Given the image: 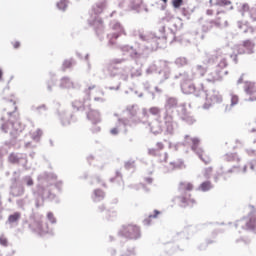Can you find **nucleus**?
Segmentation results:
<instances>
[{
    "label": "nucleus",
    "instance_id": "obj_5",
    "mask_svg": "<svg viewBox=\"0 0 256 256\" xmlns=\"http://www.w3.org/2000/svg\"><path fill=\"white\" fill-rule=\"evenodd\" d=\"M105 7H107V2H98L94 6H92V11L94 15H91L88 19V24L90 27H93L99 41H103L105 37L103 36L105 33V26L103 25V19L99 17L101 13L105 10Z\"/></svg>",
    "mask_w": 256,
    "mask_h": 256
},
{
    "label": "nucleus",
    "instance_id": "obj_7",
    "mask_svg": "<svg viewBox=\"0 0 256 256\" xmlns=\"http://www.w3.org/2000/svg\"><path fill=\"white\" fill-rule=\"evenodd\" d=\"M139 111V105H128L125 110V113H127L128 118L119 119V125H123L124 127H133L134 125L141 123Z\"/></svg>",
    "mask_w": 256,
    "mask_h": 256
},
{
    "label": "nucleus",
    "instance_id": "obj_34",
    "mask_svg": "<svg viewBox=\"0 0 256 256\" xmlns=\"http://www.w3.org/2000/svg\"><path fill=\"white\" fill-rule=\"evenodd\" d=\"M91 199L94 203H100V201H103V199H105V192L97 188L93 191Z\"/></svg>",
    "mask_w": 256,
    "mask_h": 256
},
{
    "label": "nucleus",
    "instance_id": "obj_23",
    "mask_svg": "<svg viewBox=\"0 0 256 256\" xmlns=\"http://www.w3.org/2000/svg\"><path fill=\"white\" fill-rule=\"evenodd\" d=\"M8 161L14 165H21L27 167V154L11 153L8 157Z\"/></svg>",
    "mask_w": 256,
    "mask_h": 256
},
{
    "label": "nucleus",
    "instance_id": "obj_30",
    "mask_svg": "<svg viewBox=\"0 0 256 256\" xmlns=\"http://www.w3.org/2000/svg\"><path fill=\"white\" fill-rule=\"evenodd\" d=\"M60 89H75V82L69 76H63L59 80Z\"/></svg>",
    "mask_w": 256,
    "mask_h": 256
},
{
    "label": "nucleus",
    "instance_id": "obj_21",
    "mask_svg": "<svg viewBox=\"0 0 256 256\" xmlns=\"http://www.w3.org/2000/svg\"><path fill=\"white\" fill-rule=\"evenodd\" d=\"M178 117L183 121L184 123H187V125H193L195 123V117L189 114L187 112V107L185 104H181V106L178 107Z\"/></svg>",
    "mask_w": 256,
    "mask_h": 256
},
{
    "label": "nucleus",
    "instance_id": "obj_36",
    "mask_svg": "<svg viewBox=\"0 0 256 256\" xmlns=\"http://www.w3.org/2000/svg\"><path fill=\"white\" fill-rule=\"evenodd\" d=\"M215 5L217 7H223L226 11H233V3L231 0H216Z\"/></svg>",
    "mask_w": 256,
    "mask_h": 256
},
{
    "label": "nucleus",
    "instance_id": "obj_6",
    "mask_svg": "<svg viewBox=\"0 0 256 256\" xmlns=\"http://www.w3.org/2000/svg\"><path fill=\"white\" fill-rule=\"evenodd\" d=\"M193 191V184L191 182H180L178 186L179 196H175L172 201H177L179 207L185 209V207H193L195 204V199L191 198V193Z\"/></svg>",
    "mask_w": 256,
    "mask_h": 256
},
{
    "label": "nucleus",
    "instance_id": "obj_63",
    "mask_svg": "<svg viewBox=\"0 0 256 256\" xmlns=\"http://www.w3.org/2000/svg\"><path fill=\"white\" fill-rule=\"evenodd\" d=\"M211 243H214V241L207 240V242H204V243L200 244L198 246L199 251H205V249H207V245H209Z\"/></svg>",
    "mask_w": 256,
    "mask_h": 256
},
{
    "label": "nucleus",
    "instance_id": "obj_22",
    "mask_svg": "<svg viewBox=\"0 0 256 256\" xmlns=\"http://www.w3.org/2000/svg\"><path fill=\"white\" fill-rule=\"evenodd\" d=\"M255 53V42L253 40H244L243 44L238 47V55H253Z\"/></svg>",
    "mask_w": 256,
    "mask_h": 256
},
{
    "label": "nucleus",
    "instance_id": "obj_25",
    "mask_svg": "<svg viewBox=\"0 0 256 256\" xmlns=\"http://www.w3.org/2000/svg\"><path fill=\"white\" fill-rule=\"evenodd\" d=\"M202 97H206V101H211L213 104L215 103H223V96L219 91L213 89L210 92H206L202 95Z\"/></svg>",
    "mask_w": 256,
    "mask_h": 256
},
{
    "label": "nucleus",
    "instance_id": "obj_16",
    "mask_svg": "<svg viewBox=\"0 0 256 256\" xmlns=\"http://www.w3.org/2000/svg\"><path fill=\"white\" fill-rule=\"evenodd\" d=\"M56 115L58 116L60 125H62V127H69L71 123H77V117H75V114L67 110H57Z\"/></svg>",
    "mask_w": 256,
    "mask_h": 256
},
{
    "label": "nucleus",
    "instance_id": "obj_17",
    "mask_svg": "<svg viewBox=\"0 0 256 256\" xmlns=\"http://www.w3.org/2000/svg\"><path fill=\"white\" fill-rule=\"evenodd\" d=\"M191 149L196 155H198L199 159L205 163V165H209L211 163V158L209 156H204L203 148L199 147L201 140L198 137L191 138Z\"/></svg>",
    "mask_w": 256,
    "mask_h": 256
},
{
    "label": "nucleus",
    "instance_id": "obj_2",
    "mask_svg": "<svg viewBox=\"0 0 256 256\" xmlns=\"http://www.w3.org/2000/svg\"><path fill=\"white\" fill-rule=\"evenodd\" d=\"M38 180L40 181H46V183L49 184H37L36 190L33 192L34 195H37L42 199V202H39V200H36V207H41L43 205V201H53L54 203H59V198L53 192V189H56L58 193H61L63 189V182L57 181V175L55 173H48L44 172L43 174L38 176Z\"/></svg>",
    "mask_w": 256,
    "mask_h": 256
},
{
    "label": "nucleus",
    "instance_id": "obj_49",
    "mask_svg": "<svg viewBox=\"0 0 256 256\" xmlns=\"http://www.w3.org/2000/svg\"><path fill=\"white\" fill-rule=\"evenodd\" d=\"M238 11L241 13L242 17H245V13H249L251 9L249 8V4L243 3L238 7Z\"/></svg>",
    "mask_w": 256,
    "mask_h": 256
},
{
    "label": "nucleus",
    "instance_id": "obj_39",
    "mask_svg": "<svg viewBox=\"0 0 256 256\" xmlns=\"http://www.w3.org/2000/svg\"><path fill=\"white\" fill-rule=\"evenodd\" d=\"M161 215V211L154 210L153 214H149L147 218L143 220V225L149 226L151 225L152 219H157Z\"/></svg>",
    "mask_w": 256,
    "mask_h": 256
},
{
    "label": "nucleus",
    "instance_id": "obj_14",
    "mask_svg": "<svg viewBox=\"0 0 256 256\" xmlns=\"http://www.w3.org/2000/svg\"><path fill=\"white\" fill-rule=\"evenodd\" d=\"M29 229L32 233L40 237L47 235V233H53V228H49V224L43 225V222L37 218H34L33 221L30 222Z\"/></svg>",
    "mask_w": 256,
    "mask_h": 256
},
{
    "label": "nucleus",
    "instance_id": "obj_51",
    "mask_svg": "<svg viewBox=\"0 0 256 256\" xmlns=\"http://www.w3.org/2000/svg\"><path fill=\"white\" fill-rule=\"evenodd\" d=\"M46 84H47V90L51 93L53 91V87L57 85V80L55 78H50Z\"/></svg>",
    "mask_w": 256,
    "mask_h": 256
},
{
    "label": "nucleus",
    "instance_id": "obj_4",
    "mask_svg": "<svg viewBox=\"0 0 256 256\" xmlns=\"http://www.w3.org/2000/svg\"><path fill=\"white\" fill-rule=\"evenodd\" d=\"M6 105L8 107L5 109V111H8V121L1 125V131L4 133H9L10 131L12 139L11 141H6L5 145L13 146L16 143L17 135L23 132L24 126L17 117V102L15 99L6 100Z\"/></svg>",
    "mask_w": 256,
    "mask_h": 256
},
{
    "label": "nucleus",
    "instance_id": "obj_26",
    "mask_svg": "<svg viewBox=\"0 0 256 256\" xmlns=\"http://www.w3.org/2000/svg\"><path fill=\"white\" fill-rule=\"evenodd\" d=\"M86 111V117L89 121H91L92 125L101 123V114L99 111L91 109V104L87 106Z\"/></svg>",
    "mask_w": 256,
    "mask_h": 256
},
{
    "label": "nucleus",
    "instance_id": "obj_33",
    "mask_svg": "<svg viewBox=\"0 0 256 256\" xmlns=\"http://www.w3.org/2000/svg\"><path fill=\"white\" fill-rule=\"evenodd\" d=\"M223 161H226L227 163H239L241 161V158L237 153L229 152L222 156Z\"/></svg>",
    "mask_w": 256,
    "mask_h": 256
},
{
    "label": "nucleus",
    "instance_id": "obj_15",
    "mask_svg": "<svg viewBox=\"0 0 256 256\" xmlns=\"http://www.w3.org/2000/svg\"><path fill=\"white\" fill-rule=\"evenodd\" d=\"M179 107H181V104L178 103L177 98H167L164 105L165 111L162 113V117H175V111L177 115H179Z\"/></svg>",
    "mask_w": 256,
    "mask_h": 256
},
{
    "label": "nucleus",
    "instance_id": "obj_11",
    "mask_svg": "<svg viewBox=\"0 0 256 256\" xmlns=\"http://www.w3.org/2000/svg\"><path fill=\"white\" fill-rule=\"evenodd\" d=\"M181 91L184 95H194V97H203L205 95V86L203 83L195 85L193 80L180 83Z\"/></svg>",
    "mask_w": 256,
    "mask_h": 256
},
{
    "label": "nucleus",
    "instance_id": "obj_18",
    "mask_svg": "<svg viewBox=\"0 0 256 256\" xmlns=\"http://www.w3.org/2000/svg\"><path fill=\"white\" fill-rule=\"evenodd\" d=\"M95 89V85L90 86L88 89L84 91L86 97L84 98V102H81L79 100H76L72 102L73 109H76L77 111H87V106L91 104H87V101H91V91Z\"/></svg>",
    "mask_w": 256,
    "mask_h": 256
},
{
    "label": "nucleus",
    "instance_id": "obj_53",
    "mask_svg": "<svg viewBox=\"0 0 256 256\" xmlns=\"http://www.w3.org/2000/svg\"><path fill=\"white\" fill-rule=\"evenodd\" d=\"M32 111H36L37 113H39L40 115L45 113V111H47V106L45 104H42L38 107L32 106Z\"/></svg>",
    "mask_w": 256,
    "mask_h": 256
},
{
    "label": "nucleus",
    "instance_id": "obj_50",
    "mask_svg": "<svg viewBox=\"0 0 256 256\" xmlns=\"http://www.w3.org/2000/svg\"><path fill=\"white\" fill-rule=\"evenodd\" d=\"M158 67L157 65L154 63L150 64L148 66V68L146 69V75H153V73H158Z\"/></svg>",
    "mask_w": 256,
    "mask_h": 256
},
{
    "label": "nucleus",
    "instance_id": "obj_43",
    "mask_svg": "<svg viewBox=\"0 0 256 256\" xmlns=\"http://www.w3.org/2000/svg\"><path fill=\"white\" fill-rule=\"evenodd\" d=\"M170 165L172 167V170L175 171L177 169H185L187 166L185 165V162L183 159H178L176 161L170 162Z\"/></svg>",
    "mask_w": 256,
    "mask_h": 256
},
{
    "label": "nucleus",
    "instance_id": "obj_10",
    "mask_svg": "<svg viewBox=\"0 0 256 256\" xmlns=\"http://www.w3.org/2000/svg\"><path fill=\"white\" fill-rule=\"evenodd\" d=\"M119 237H124V239H130L131 241H137L141 239V227L135 224L123 225L118 231Z\"/></svg>",
    "mask_w": 256,
    "mask_h": 256
},
{
    "label": "nucleus",
    "instance_id": "obj_46",
    "mask_svg": "<svg viewBox=\"0 0 256 256\" xmlns=\"http://www.w3.org/2000/svg\"><path fill=\"white\" fill-rule=\"evenodd\" d=\"M21 183L23 185H27V187H33V185H35V182L33 181V178L29 175H26V176L22 177Z\"/></svg>",
    "mask_w": 256,
    "mask_h": 256
},
{
    "label": "nucleus",
    "instance_id": "obj_45",
    "mask_svg": "<svg viewBox=\"0 0 256 256\" xmlns=\"http://www.w3.org/2000/svg\"><path fill=\"white\" fill-rule=\"evenodd\" d=\"M43 136V130L37 129L35 132L32 133L31 138L35 143H39L41 141V137Z\"/></svg>",
    "mask_w": 256,
    "mask_h": 256
},
{
    "label": "nucleus",
    "instance_id": "obj_8",
    "mask_svg": "<svg viewBox=\"0 0 256 256\" xmlns=\"http://www.w3.org/2000/svg\"><path fill=\"white\" fill-rule=\"evenodd\" d=\"M118 7L124 11H133L134 13H149L147 4L143 3V0H118Z\"/></svg>",
    "mask_w": 256,
    "mask_h": 256
},
{
    "label": "nucleus",
    "instance_id": "obj_56",
    "mask_svg": "<svg viewBox=\"0 0 256 256\" xmlns=\"http://www.w3.org/2000/svg\"><path fill=\"white\" fill-rule=\"evenodd\" d=\"M47 220L49 221V223H51V225L57 224V218H55V215L53 214V212L47 213Z\"/></svg>",
    "mask_w": 256,
    "mask_h": 256
},
{
    "label": "nucleus",
    "instance_id": "obj_3",
    "mask_svg": "<svg viewBox=\"0 0 256 256\" xmlns=\"http://www.w3.org/2000/svg\"><path fill=\"white\" fill-rule=\"evenodd\" d=\"M227 47L217 48L212 51L210 54H207V58L205 60L206 65H216V69L214 72H211L207 75L206 81L208 83H215V81H221L223 79V75H229V71H222L225 69L227 65Z\"/></svg>",
    "mask_w": 256,
    "mask_h": 256
},
{
    "label": "nucleus",
    "instance_id": "obj_1",
    "mask_svg": "<svg viewBox=\"0 0 256 256\" xmlns=\"http://www.w3.org/2000/svg\"><path fill=\"white\" fill-rule=\"evenodd\" d=\"M169 31L170 34L166 35L165 26H162L159 29L160 35L157 36L155 33L145 34L139 30L135 36L138 37L141 42H135L134 45H122L120 46V50L123 55H129L135 65L143 66L144 61L149 59V54L153 53V51H157V49H161L163 45L167 43L168 37L172 38L171 43L177 41L181 43V45H185V41H188L175 36V30L169 28Z\"/></svg>",
    "mask_w": 256,
    "mask_h": 256
},
{
    "label": "nucleus",
    "instance_id": "obj_48",
    "mask_svg": "<svg viewBox=\"0 0 256 256\" xmlns=\"http://www.w3.org/2000/svg\"><path fill=\"white\" fill-rule=\"evenodd\" d=\"M69 5V0H60L57 2L56 7L59 11H67V7Z\"/></svg>",
    "mask_w": 256,
    "mask_h": 256
},
{
    "label": "nucleus",
    "instance_id": "obj_20",
    "mask_svg": "<svg viewBox=\"0 0 256 256\" xmlns=\"http://www.w3.org/2000/svg\"><path fill=\"white\" fill-rule=\"evenodd\" d=\"M164 121V134L165 135H175L177 131V122H175V116H162Z\"/></svg>",
    "mask_w": 256,
    "mask_h": 256
},
{
    "label": "nucleus",
    "instance_id": "obj_35",
    "mask_svg": "<svg viewBox=\"0 0 256 256\" xmlns=\"http://www.w3.org/2000/svg\"><path fill=\"white\" fill-rule=\"evenodd\" d=\"M75 65H77V61L74 58L65 59L62 62L61 71H63V73H65V71H67V69H73V67H75Z\"/></svg>",
    "mask_w": 256,
    "mask_h": 256
},
{
    "label": "nucleus",
    "instance_id": "obj_55",
    "mask_svg": "<svg viewBox=\"0 0 256 256\" xmlns=\"http://www.w3.org/2000/svg\"><path fill=\"white\" fill-rule=\"evenodd\" d=\"M211 175H213V167H207L203 171V176L205 179H211Z\"/></svg>",
    "mask_w": 256,
    "mask_h": 256
},
{
    "label": "nucleus",
    "instance_id": "obj_58",
    "mask_svg": "<svg viewBox=\"0 0 256 256\" xmlns=\"http://www.w3.org/2000/svg\"><path fill=\"white\" fill-rule=\"evenodd\" d=\"M125 169H127V171L131 170V169H135V160H128L125 162L124 164Z\"/></svg>",
    "mask_w": 256,
    "mask_h": 256
},
{
    "label": "nucleus",
    "instance_id": "obj_19",
    "mask_svg": "<svg viewBox=\"0 0 256 256\" xmlns=\"http://www.w3.org/2000/svg\"><path fill=\"white\" fill-rule=\"evenodd\" d=\"M213 27L216 29H221L222 27H229V22L227 20L224 21V25L221 23V18L217 17L215 20H206L202 24L203 33H209Z\"/></svg>",
    "mask_w": 256,
    "mask_h": 256
},
{
    "label": "nucleus",
    "instance_id": "obj_41",
    "mask_svg": "<svg viewBox=\"0 0 256 256\" xmlns=\"http://www.w3.org/2000/svg\"><path fill=\"white\" fill-rule=\"evenodd\" d=\"M174 65H176V67H178V68L185 67V66L189 65V59H187V57H183V56L177 57L174 60Z\"/></svg>",
    "mask_w": 256,
    "mask_h": 256
},
{
    "label": "nucleus",
    "instance_id": "obj_12",
    "mask_svg": "<svg viewBox=\"0 0 256 256\" xmlns=\"http://www.w3.org/2000/svg\"><path fill=\"white\" fill-rule=\"evenodd\" d=\"M110 28L112 31H116L115 33L108 34V47H113L117 44L115 41L116 39H119L121 35H125V28H123V25H121V22L117 20H112L110 22Z\"/></svg>",
    "mask_w": 256,
    "mask_h": 256
},
{
    "label": "nucleus",
    "instance_id": "obj_62",
    "mask_svg": "<svg viewBox=\"0 0 256 256\" xmlns=\"http://www.w3.org/2000/svg\"><path fill=\"white\" fill-rule=\"evenodd\" d=\"M148 155L151 157H157V155H159V150L157 148H149Z\"/></svg>",
    "mask_w": 256,
    "mask_h": 256
},
{
    "label": "nucleus",
    "instance_id": "obj_52",
    "mask_svg": "<svg viewBox=\"0 0 256 256\" xmlns=\"http://www.w3.org/2000/svg\"><path fill=\"white\" fill-rule=\"evenodd\" d=\"M105 214L107 221H113L117 217V211L107 210Z\"/></svg>",
    "mask_w": 256,
    "mask_h": 256
},
{
    "label": "nucleus",
    "instance_id": "obj_44",
    "mask_svg": "<svg viewBox=\"0 0 256 256\" xmlns=\"http://www.w3.org/2000/svg\"><path fill=\"white\" fill-rule=\"evenodd\" d=\"M128 126H124L123 124H119V119L118 123L115 128L110 130L111 135H119V131H122L124 129V133H127V128Z\"/></svg>",
    "mask_w": 256,
    "mask_h": 256
},
{
    "label": "nucleus",
    "instance_id": "obj_32",
    "mask_svg": "<svg viewBox=\"0 0 256 256\" xmlns=\"http://www.w3.org/2000/svg\"><path fill=\"white\" fill-rule=\"evenodd\" d=\"M184 139H185L184 142H177V143L168 142V149L177 151L178 149H181V147H185V145H187V143L191 141V137L189 135H185Z\"/></svg>",
    "mask_w": 256,
    "mask_h": 256
},
{
    "label": "nucleus",
    "instance_id": "obj_61",
    "mask_svg": "<svg viewBox=\"0 0 256 256\" xmlns=\"http://www.w3.org/2000/svg\"><path fill=\"white\" fill-rule=\"evenodd\" d=\"M0 245H2V247H9V240H7L5 235L0 236Z\"/></svg>",
    "mask_w": 256,
    "mask_h": 256
},
{
    "label": "nucleus",
    "instance_id": "obj_57",
    "mask_svg": "<svg viewBox=\"0 0 256 256\" xmlns=\"http://www.w3.org/2000/svg\"><path fill=\"white\" fill-rule=\"evenodd\" d=\"M195 70L197 71L198 75H200V77H203V75H205L207 73V68H205L201 65H197Z\"/></svg>",
    "mask_w": 256,
    "mask_h": 256
},
{
    "label": "nucleus",
    "instance_id": "obj_37",
    "mask_svg": "<svg viewBox=\"0 0 256 256\" xmlns=\"http://www.w3.org/2000/svg\"><path fill=\"white\" fill-rule=\"evenodd\" d=\"M127 59L126 58H113L109 61L108 63V69H117L115 65H123V63H126Z\"/></svg>",
    "mask_w": 256,
    "mask_h": 256
},
{
    "label": "nucleus",
    "instance_id": "obj_31",
    "mask_svg": "<svg viewBox=\"0 0 256 256\" xmlns=\"http://www.w3.org/2000/svg\"><path fill=\"white\" fill-rule=\"evenodd\" d=\"M174 79H180V84L188 83L189 81H193L195 79V75H193L187 71H183V72H179L178 74H176L174 76Z\"/></svg>",
    "mask_w": 256,
    "mask_h": 256
},
{
    "label": "nucleus",
    "instance_id": "obj_9",
    "mask_svg": "<svg viewBox=\"0 0 256 256\" xmlns=\"http://www.w3.org/2000/svg\"><path fill=\"white\" fill-rule=\"evenodd\" d=\"M252 209L247 217H244L235 223L236 229H244L246 231H251V233H256V209L254 206L250 205Z\"/></svg>",
    "mask_w": 256,
    "mask_h": 256
},
{
    "label": "nucleus",
    "instance_id": "obj_64",
    "mask_svg": "<svg viewBox=\"0 0 256 256\" xmlns=\"http://www.w3.org/2000/svg\"><path fill=\"white\" fill-rule=\"evenodd\" d=\"M172 5L174 9H179L183 5V0H173Z\"/></svg>",
    "mask_w": 256,
    "mask_h": 256
},
{
    "label": "nucleus",
    "instance_id": "obj_42",
    "mask_svg": "<svg viewBox=\"0 0 256 256\" xmlns=\"http://www.w3.org/2000/svg\"><path fill=\"white\" fill-rule=\"evenodd\" d=\"M155 65H157L158 68V73L159 75H161V73H163V71H165V69H167L169 67V62L167 60H159L157 62H154Z\"/></svg>",
    "mask_w": 256,
    "mask_h": 256
},
{
    "label": "nucleus",
    "instance_id": "obj_40",
    "mask_svg": "<svg viewBox=\"0 0 256 256\" xmlns=\"http://www.w3.org/2000/svg\"><path fill=\"white\" fill-rule=\"evenodd\" d=\"M213 185L211 181H204L202 182L199 187L197 188V191H202V193H207V191H211L213 189Z\"/></svg>",
    "mask_w": 256,
    "mask_h": 256
},
{
    "label": "nucleus",
    "instance_id": "obj_47",
    "mask_svg": "<svg viewBox=\"0 0 256 256\" xmlns=\"http://www.w3.org/2000/svg\"><path fill=\"white\" fill-rule=\"evenodd\" d=\"M149 114L156 117V119L158 117H161V119H163V114H161V108H159V107H151L149 109Z\"/></svg>",
    "mask_w": 256,
    "mask_h": 256
},
{
    "label": "nucleus",
    "instance_id": "obj_29",
    "mask_svg": "<svg viewBox=\"0 0 256 256\" xmlns=\"http://www.w3.org/2000/svg\"><path fill=\"white\" fill-rule=\"evenodd\" d=\"M20 221H21V212H13L8 216L6 225H9L11 228H15L19 226Z\"/></svg>",
    "mask_w": 256,
    "mask_h": 256
},
{
    "label": "nucleus",
    "instance_id": "obj_27",
    "mask_svg": "<svg viewBox=\"0 0 256 256\" xmlns=\"http://www.w3.org/2000/svg\"><path fill=\"white\" fill-rule=\"evenodd\" d=\"M244 91L247 95H250L246 101H256V84L255 82L246 81L244 83Z\"/></svg>",
    "mask_w": 256,
    "mask_h": 256
},
{
    "label": "nucleus",
    "instance_id": "obj_38",
    "mask_svg": "<svg viewBox=\"0 0 256 256\" xmlns=\"http://www.w3.org/2000/svg\"><path fill=\"white\" fill-rule=\"evenodd\" d=\"M237 27L242 31V33H251V30L253 26H250L247 21H238L237 22Z\"/></svg>",
    "mask_w": 256,
    "mask_h": 256
},
{
    "label": "nucleus",
    "instance_id": "obj_59",
    "mask_svg": "<svg viewBox=\"0 0 256 256\" xmlns=\"http://www.w3.org/2000/svg\"><path fill=\"white\" fill-rule=\"evenodd\" d=\"M131 78L134 79V77H141V75H143V70L141 68H137L135 70H133L131 73Z\"/></svg>",
    "mask_w": 256,
    "mask_h": 256
},
{
    "label": "nucleus",
    "instance_id": "obj_13",
    "mask_svg": "<svg viewBox=\"0 0 256 256\" xmlns=\"http://www.w3.org/2000/svg\"><path fill=\"white\" fill-rule=\"evenodd\" d=\"M21 173L19 171L13 172V177L11 178L10 194L13 197H23L25 195V186L19 184V178Z\"/></svg>",
    "mask_w": 256,
    "mask_h": 256
},
{
    "label": "nucleus",
    "instance_id": "obj_24",
    "mask_svg": "<svg viewBox=\"0 0 256 256\" xmlns=\"http://www.w3.org/2000/svg\"><path fill=\"white\" fill-rule=\"evenodd\" d=\"M163 119L159 116L151 122H148V127L150 129V133L153 135H161L163 133Z\"/></svg>",
    "mask_w": 256,
    "mask_h": 256
},
{
    "label": "nucleus",
    "instance_id": "obj_54",
    "mask_svg": "<svg viewBox=\"0 0 256 256\" xmlns=\"http://www.w3.org/2000/svg\"><path fill=\"white\" fill-rule=\"evenodd\" d=\"M173 19H175V16H173V14H171V12L166 11L165 16L162 18V21L164 23H171V21H173Z\"/></svg>",
    "mask_w": 256,
    "mask_h": 256
},
{
    "label": "nucleus",
    "instance_id": "obj_60",
    "mask_svg": "<svg viewBox=\"0 0 256 256\" xmlns=\"http://www.w3.org/2000/svg\"><path fill=\"white\" fill-rule=\"evenodd\" d=\"M249 17H250L251 21H253V22L256 21V6H255V7H252V8L249 10Z\"/></svg>",
    "mask_w": 256,
    "mask_h": 256
},
{
    "label": "nucleus",
    "instance_id": "obj_28",
    "mask_svg": "<svg viewBox=\"0 0 256 256\" xmlns=\"http://www.w3.org/2000/svg\"><path fill=\"white\" fill-rule=\"evenodd\" d=\"M241 173V166L240 165H233L228 170H222V177L224 181H229L233 177V175H237Z\"/></svg>",
    "mask_w": 256,
    "mask_h": 256
}]
</instances>
